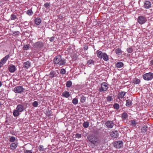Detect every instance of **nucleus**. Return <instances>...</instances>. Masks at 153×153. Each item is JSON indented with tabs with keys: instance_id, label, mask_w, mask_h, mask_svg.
Returning a JSON list of instances; mask_svg holds the SVG:
<instances>
[{
	"instance_id": "14",
	"label": "nucleus",
	"mask_w": 153,
	"mask_h": 153,
	"mask_svg": "<svg viewBox=\"0 0 153 153\" xmlns=\"http://www.w3.org/2000/svg\"><path fill=\"white\" fill-rule=\"evenodd\" d=\"M8 70L11 73H13L16 70V68L15 65H11L9 66Z\"/></svg>"
},
{
	"instance_id": "46",
	"label": "nucleus",
	"mask_w": 153,
	"mask_h": 153,
	"mask_svg": "<svg viewBox=\"0 0 153 153\" xmlns=\"http://www.w3.org/2000/svg\"><path fill=\"white\" fill-rule=\"evenodd\" d=\"M24 153H32L31 150H25Z\"/></svg>"
},
{
	"instance_id": "19",
	"label": "nucleus",
	"mask_w": 153,
	"mask_h": 153,
	"mask_svg": "<svg viewBox=\"0 0 153 153\" xmlns=\"http://www.w3.org/2000/svg\"><path fill=\"white\" fill-rule=\"evenodd\" d=\"M130 126L132 127H135L137 125V123L134 120H132L129 121Z\"/></svg>"
},
{
	"instance_id": "40",
	"label": "nucleus",
	"mask_w": 153,
	"mask_h": 153,
	"mask_svg": "<svg viewBox=\"0 0 153 153\" xmlns=\"http://www.w3.org/2000/svg\"><path fill=\"white\" fill-rule=\"evenodd\" d=\"M44 6L48 9L50 7V4L48 2H47L44 4Z\"/></svg>"
},
{
	"instance_id": "20",
	"label": "nucleus",
	"mask_w": 153,
	"mask_h": 153,
	"mask_svg": "<svg viewBox=\"0 0 153 153\" xmlns=\"http://www.w3.org/2000/svg\"><path fill=\"white\" fill-rule=\"evenodd\" d=\"M121 118L124 120H125L128 118V116L127 113L123 112L121 114Z\"/></svg>"
},
{
	"instance_id": "21",
	"label": "nucleus",
	"mask_w": 153,
	"mask_h": 153,
	"mask_svg": "<svg viewBox=\"0 0 153 153\" xmlns=\"http://www.w3.org/2000/svg\"><path fill=\"white\" fill-rule=\"evenodd\" d=\"M124 65V64L121 62H118L115 65L116 67L118 68H120L122 67Z\"/></svg>"
},
{
	"instance_id": "2",
	"label": "nucleus",
	"mask_w": 153,
	"mask_h": 153,
	"mask_svg": "<svg viewBox=\"0 0 153 153\" xmlns=\"http://www.w3.org/2000/svg\"><path fill=\"white\" fill-rule=\"evenodd\" d=\"M97 56L100 59H103L105 61H107L109 60V57L105 53H103L101 51L98 50L96 52Z\"/></svg>"
},
{
	"instance_id": "42",
	"label": "nucleus",
	"mask_w": 153,
	"mask_h": 153,
	"mask_svg": "<svg viewBox=\"0 0 153 153\" xmlns=\"http://www.w3.org/2000/svg\"><path fill=\"white\" fill-rule=\"evenodd\" d=\"M38 149L40 151H44V149L43 148V146L42 145H40Z\"/></svg>"
},
{
	"instance_id": "25",
	"label": "nucleus",
	"mask_w": 153,
	"mask_h": 153,
	"mask_svg": "<svg viewBox=\"0 0 153 153\" xmlns=\"http://www.w3.org/2000/svg\"><path fill=\"white\" fill-rule=\"evenodd\" d=\"M95 61L93 59H89L88 60L87 62V65L89 66H91V65H94Z\"/></svg>"
},
{
	"instance_id": "22",
	"label": "nucleus",
	"mask_w": 153,
	"mask_h": 153,
	"mask_svg": "<svg viewBox=\"0 0 153 153\" xmlns=\"http://www.w3.org/2000/svg\"><path fill=\"white\" fill-rule=\"evenodd\" d=\"M30 66V63L29 61L25 62L23 64L24 67L27 69Z\"/></svg>"
},
{
	"instance_id": "24",
	"label": "nucleus",
	"mask_w": 153,
	"mask_h": 153,
	"mask_svg": "<svg viewBox=\"0 0 153 153\" xmlns=\"http://www.w3.org/2000/svg\"><path fill=\"white\" fill-rule=\"evenodd\" d=\"M132 103L131 101L130 100L128 99L126 100V105L128 107H129L132 106Z\"/></svg>"
},
{
	"instance_id": "52",
	"label": "nucleus",
	"mask_w": 153,
	"mask_h": 153,
	"mask_svg": "<svg viewBox=\"0 0 153 153\" xmlns=\"http://www.w3.org/2000/svg\"><path fill=\"white\" fill-rule=\"evenodd\" d=\"M2 85V83L0 81V87H1Z\"/></svg>"
},
{
	"instance_id": "38",
	"label": "nucleus",
	"mask_w": 153,
	"mask_h": 153,
	"mask_svg": "<svg viewBox=\"0 0 153 153\" xmlns=\"http://www.w3.org/2000/svg\"><path fill=\"white\" fill-rule=\"evenodd\" d=\"M113 100L112 97L110 96H108L106 97V100L108 102H110Z\"/></svg>"
},
{
	"instance_id": "26",
	"label": "nucleus",
	"mask_w": 153,
	"mask_h": 153,
	"mask_svg": "<svg viewBox=\"0 0 153 153\" xmlns=\"http://www.w3.org/2000/svg\"><path fill=\"white\" fill-rule=\"evenodd\" d=\"M20 113L16 109V110L15 109L13 112V115L15 117H18L20 114Z\"/></svg>"
},
{
	"instance_id": "29",
	"label": "nucleus",
	"mask_w": 153,
	"mask_h": 153,
	"mask_svg": "<svg viewBox=\"0 0 153 153\" xmlns=\"http://www.w3.org/2000/svg\"><path fill=\"white\" fill-rule=\"evenodd\" d=\"M147 127L146 126H144L141 129L142 132L145 133L146 132Z\"/></svg>"
},
{
	"instance_id": "31",
	"label": "nucleus",
	"mask_w": 153,
	"mask_h": 153,
	"mask_svg": "<svg viewBox=\"0 0 153 153\" xmlns=\"http://www.w3.org/2000/svg\"><path fill=\"white\" fill-rule=\"evenodd\" d=\"M140 80L137 78H135L133 80V82L135 84H138L140 82Z\"/></svg>"
},
{
	"instance_id": "8",
	"label": "nucleus",
	"mask_w": 153,
	"mask_h": 153,
	"mask_svg": "<svg viewBox=\"0 0 153 153\" xmlns=\"http://www.w3.org/2000/svg\"><path fill=\"white\" fill-rule=\"evenodd\" d=\"M123 142L122 141H116L114 144V146L116 148L120 149L123 146Z\"/></svg>"
},
{
	"instance_id": "12",
	"label": "nucleus",
	"mask_w": 153,
	"mask_h": 153,
	"mask_svg": "<svg viewBox=\"0 0 153 153\" xmlns=\"http://www.w3.org/2000/svg\"><path fill=\"white\" fill-rule=\"evenodd\" d=\"M43 46V43L42 42H38L33 44V46L36 48H40Z\"/></svg>"
},
{
	"instance_id": "37",
	"label": "nucleus",
	"mask_w": 153,
	"mask_h": 153,
	"mask_svg": "<svg viewBox=\"0 0 153 153\" xmlns=\"http://www.w3.org/2000/svg\"><path fill=\"white\" fill-rule=\"evenodd\" d=\"M17 18L16 15L14 14H12L10 16V19L11 20H14Z\"/></svg>"
},
{
	"instance_id": "27",
	"label": "nucleus",
	"mask_w": 153,
	"mask_h": 153,
	"mask_svg": "<svg viewBox=\"0 0 153 153\" xmlns=\"http://www.w3.org/2000/svg\"><path fill=\"white\" fill-rule=\"evenodd\" d=\"M41 21L40 18L37 17L35 19V24L37 25H39L41 23Z\"/></svg>"
},
{
	"instance_id": "3",
	"label": "nucleus",
	"mask_w": 153,
	"mask_h": 153,
	"mask_svg": "<svg viewBox=\"0 0 153 153\" xmlns=\"http://www.w3.org/2000/svg\"><path fill=\"white\" fill-rule=\"evenodd\" d=\"M89 141L96 146L99 145L100 143L99 139L96 135L91 137L90 138Z\"/></svg>"
},
{
	"instance_id": "7",
	"label": "nucleus",
	"mask_w": 153,
	"mask_h": 153,
	"mask_svg": "<svg viewBox=\"0 0 153 153\" xmlns=\"http://www.w3.org/2000/svg\"><path fill=\"white\" fill-rule=\"evenodd\" d=\"M24 89L22 86H17L14 88L13 91L16 93L21 94L23 91Z\"/></svg>"
},
{
	"instance_id": "48",
	"label": "nucleus",
	"mask_w": 153,
	"mask_h": 153,
	"mask_svg": "<svg viewBox=\"0 0 153 153\" xmlns=\"http://www.w3.org/2000/svg\"><path fill=\"white\" fill-rule=\"evenodd\" d=\"M54 36H52L50 38L49 40L51 42H53L54 40Z\"/></svg>"
},
{
	"instance_id": "36",
	"label": "nucleus",
	"mask_w": 153,
	"mask_h": 153,
	"mask_svg": "<svg viewBox=\"0 0 153 153\" xmlns=\"http://www.w3.org/2000/svg\"><path fill=\"white\" fill-rule=\"evenodd\" d=\"M86 98L83 96H82L80 97V102L83 103L85 102Z\"/></svg>"
},
{
	"instance_id": "17",
	"label": "nucleus",
	"mask_w": 153,
	"mask_h": 153,
	"mask_svg": "<svg viewBox=\"0 0 153 153\" xmlns=\"http://www.w3.org/2000/svg\"><path fill=\"white\" fill-rule=\"evenodd\" d=\"M16 109L20 112H21L24 110V106L21 104H18L17 106Z\"/></svg>"
},
{
	"instance_id": "49",
	"label": "nucleus",
	"mask_w": 153,
	"mask_h": 153,
	"mask_svg": "<svg viewBox=\"0 0 153 153\" xmlns=\"http://www.w3.org/2000/svg\"><path fill=\"white\" fill-rule=\"evenodd\" d=\"M88 48V45H86L84 47V49L85 50H87Z\"/></svg>"
},
{
	"instance_id": "51",
	"label": "nucleus",
	"mask_w": 153,
	"mask_h": 153,
	"mask_svg": "<svg viewBox=\"0 0 153 153\" xmlns=\"http://www.w3.org/2000/svg\"><path fill=\"white\" fill-rule=\"evenodd\" d=\"M150 64L151 65H153V60H151L150 61Z\"/></svg>"
},
{
	"instance_id": "44",
	"label": "nucleus",
	"mask_w": 153,
	"mask_h": 153,
	"mask_svg": "<svg viewBox=\"0 0 153 153\" xmlns=\"http://www.w3.org/2000/svg\"><path fill=\"white\" fill-rule=\"evenodd\" d=\"M60 74H65L66 73L65 70L63 68L61 69L60 70Z\"/></svg>"
},
{
	"instance_id": "43",
	"label": "nucleus",
	"mask_w": 153,
	"mask_h": 153,
	"mask_svg": "<svg viewBox=\"0 0 153 153\" xmlns=\"http://www.w3.org/2000/svg\"><path fill=\"white\" fill-rule=\"evenodd\" d=\"M27 14L29 16L32 15L33 14V12L31 10H27Z\"/></svg>"
},
{
	"instance_id": "5",
	"label": "nucleus",
	"mask_w": 153,
	"mask_h": 153,
	"mask_svg": "<svg viewBox=\"0 0 153 153\" xmlns=\"http://www.w3.org/2000/svg\"><path fill=\"white\" fill-rule=\"evenodd\" d=\"M108 88V84L105 82L101 83V86L99 88L98 90L100 92H102L106 91Z\"/></svg>"
},
{
	"instance_id": "10",
	"label": "nucleus",
	"mask_w": 153,
	"mask_h": 153,
	"mask_svg": "<svg viewBox=\"0 0 153 153\" xmlns=\"http://www.w3.org/2000/svg\"><path fill=\"white\" fill-rule=\"evenodd\" d=\"M105 124L107 128H112L114 125V123L112 121H107Z\"/></svg>"
},
{
	"instance_id": "11",
	"label": "nucleus",
	"mask_w": 153,
	"mask_h": 153,
	"mask_svg": "<svg viewBox=\"0 0 153 153\" xmlns=\"http://www.w3.org/2000/svg\"><path fill=\"white\" fill-rule=\"evenodd\" d=\"M126 92L124 91L119 92L117 95V98L118 99L120 100L121 99L123 98L126 95Z\"/></svg>"
},
{
	"instance_id": "30",
	"label": "nucleus",
	"mask_w": 153,
	"mask_h": 153,
	"mask_svg": "<svg viewBox=\"0 0 153 153\" xmlns=\"http://www.w3.org/2000/svg\"><path fill=\"white\" fill-rule=\"evenodd\" d=\"M89 122L88 121L85 122L83 124V126L84 128H88L89 126Z\"/></svg>"
},
{
	"instance_id": "45",
	"label": "nucleus",
	"mask_w": 153,
	"mask_h": 153,
	"mask_svg": "<svg viewBox=\"0 0 153 153\" xmlns=\"http://www.w3.org/2000/svg\"><path fill=\"white\" fill-rule=\"evenodd\" d=\"M127 52L129 53H131L133 51L132 49L131 48H128L127 49Z\"/></svg>"
},
{
	"instance_id": "47",
	"label": "nucleus",
	"mask_w": 153,
	"mask_h": 153,
	"mask_svg": "<svg viewBox=\"0 0 153 153\" xmlns=\"http://www.w3.org/2000/svg\"><path fill=\"white\" fill-rule=\"evenodd\" d=\"M81 137V134L77 133L76 135V137L77 138H79Z\"/></svg>"
},
{
	"instance_id": "9",
	"label": "nucleus",
	"mask_w": 153,
	"mask_h": 153,
	"mask_svg": "<svg viewBox=\"0 0 153 153\" xmlns=\"http://www.w3.org/2000/svg\"><path fill=\"white\" fill-rule=\"evenodd\" d=\"M59 74V73L57 71H51L49 75V77L52 79L54 77H56Z\"/></svg>"
},
{
	"instance_id": "34",
	"label": "nucleus",
	"mask_w": 153,
	"mask_h": 153,
	"mask_svg": "<svg viewBox=\"0 0 153 153\" xmlns=\"http://www.w3.org/2000/svg\"><path fill=\"white\" fill-rule=\"evenodd\" d=\"M30 46V45L29 44L24 45L23 47V50H29Z\"/></svg>"
},
{
	"instance_id": "16",
	"label": "nucleus",
	"mask_w": 153,
	"mask_h": 153,
	"mask_svg": "<svg viewBox=\"0 0 153 153\" xmlns=\"http://www.w3.org/2000/svg\"><path fill=\"white\" fill-rule=\"evenodd\" d=\"M144 6L146 9H148L150 8L151 6V2L148 1H146L144 4Z\"/></svg>"
},
{
	"instance_id": "15",
	"label": "nucleus",
	"mask_w": 153,
	"mask_h": 153,
	"mask_svg": "<svg viewBox=\"0 0 153 153\" xmlns=\"http://www.w3.org/2000/svg\"><path fill=\"white\" fill-rule=\"evenodd\" d=\"M110 135L112 137L114 138H116L118 137V133L117 131H112L111 132Z\"/></svg>"
},
{
	"instance_id": "1",
	"label": "nucleus",
	"mask_w": 153,
	"mask_h": 153,
	"mask_svg": "<svg viewBox=\"0 0 153 153\" xmlns=\"http://www.w3.org/2000/svg\"><path fill=\"white\" fill-rule=\"evenodd\" d=\"M54 63L56 64H58L59 66H62L66 63L65 59H62L61 56L58 55L56 56L53 60Z\"/></svg>"
},
{
	"instance_id": "33",
	"label": "nucleus",
	"mask_w": 153,
	"mask_h": 153,
	"mask_svg": "<svg viewBox=\"0 0 153 153\" xmlns=\"http://www.w3.org/2000/svg\"><path fill=\"white\" fill-rule=\"evenodd\" d=\"M113 108L117 110L120 108L119 105L117 103H115L113 105Z\"/></svg>"
},
{
	"instance_id": "41",
	"label": "nucleus",
	"mask_w": 153,
	"mask_h": 153,
	"mask_svg": "<svg viewBox=\"0 0 153 153\" xmlns=\"http://www.w3.org/2000/svg\"><path fill=\"white\" fill-rule=\"evenodd\" d=\"M32 105L34 107H37L38 106V102L36 101H35L33 102Z\"/></svg>"
},
{
	"instance_id": "18",
	"label": "nucleus",
	"mask_w": 153,
	"mask_h": 153,
	"mask_svg": "<svg viewBox=\"0 0 153 153\" xmlns=\"http://www.w3.org/2000/svg\"><path fill=\"white\" fill-rule=\"evenodd\" d=\"M9 57V55H7L3 58L1 60L0 62L3 64H5Z\"/></svg>"
},
{
	"instance_id": "50",
	"label": "nucleus",
	"mask_w": 153,
	"mask_h": 153,
	"mask_svg": "<svg viewBox=\"0 0 153 153\" xmlns=\"http://www.w3.org/2000/svg\"><path fill=\"white\" fill-rule=\"evenodd\" d=\"M3 64L1 62H0V69L3 66Z\"/></svg>"
},
{
	"instance_id": "6",
	"label": "nucleus",
	"mask_w": 153,
	"mask_h": 153,
	"mask_svg": "<svg viewBox=\"0 0 153 153\" xmlns=\"http://www.w3.org/2000/svg\"><path fill=\"white\" fill-rule=\"evenodd\" d=\"M147 21L146 18L144 16H139L137 19V21L140 24H144Z\"/></svg>"
},
{
	"instance_id": "4",
	"label": "nucleus",
	"mask_w": 153,
	"mask_h": 153,
	"mask_svg": "<svg viewBox=\"0 0 153 153\" xmlns=\"http://www.w3.org/2000/svg\"><path fill=\"white\" fill-rule=\"evenodd\" d=\"M143 77L145 80H151L153 79V73L152 72L146 73L143 75Z\"/></svg>"
},
{
	"instance_id": "13",
	"label": "nucleus",
	"mask_w": 153,
	"mask_h": 153,
	"mask_svg": "<svg viewBox=\"0 0 153 153\" xmlns=\"http://www.w3.org/2000/svg\"><path fill=\"white\" fill-rule=\"evenodd\" d=\"M18 145L17 142L13 143L10 145V149L12 150H14L17 147Z\"/></svg>"
},
{
	"instance_id": "28",
	"label": "nucleus",
	"mask_w": 153,
	"mask_h": 153,
	"mask_svg": "<svg viewBox=\"0 0 153 153\" xmlns=\"http://www.w3.org/2000/svg\"><path fill=\"white\" fill-rule=\"evenodd\" d=\"M115 53L118 55H120L122 54V51L120 48H117L115 49Z\"/></svg>"
},
{
	"instance_id": "32",
	"label": "nucleus",
	"mask_w": 153,
	"mask_h": 153,
	"mask_svg": "<svg viewBox=\"0 0 153 153\" xmlns=\"http://www.w3.org/2000/svg\"><path fill=\"white\" fill-rule=\"evenodd\" d=\"M72 82L70 80L68 81L66 84V86L68 88H70L72 85Z\"/></svg>"
},
{
	"instance_id": "39",
	"label": "nucleus",
	"mask_w": 153,
	"mask_h": 153,
	"mask_svg": "<svg viewBox=\"0 0 153 153\" xmlns=\"http://www.w3.org/2000/svg\"><path fill=\"white\" fill-rule=\"evenodd\" d=\"M78 103V100L77 98H74L72 100V103L74 105L77 104Z\"/></svg>"
},
{
	"instance_id": "23",
	"label": "nucleus",
	"mask_w": 153,
	"mask_h": 153,
	"mask_svg": "<svg viewBox=\"0 0 153 153\" xmlns=\"http://www.w3.org/2000/svg\"><path fill=\"white\" fill-rule=\"evenodd\" d=\"M62 95L63 97L68 98L70 96V95L68 92L65 91L62 93Z\"/></svg>"
},
{
	"instance_id": "35",
	"label": "nucleus",
	"mask_w": 153,
	"mask_h": 153,
	"mask_svg": "<svg viewBox=\"0 0 153 153\" xmlns=\"http://www.w3.org/2000/svg\"><path fill=\"white\" fill-rule=\"evenodd\" d=\"M9 141L11 142H13L16 141V138L13 137H11L9 138Z\"/></svg>"
}]
</instances>
